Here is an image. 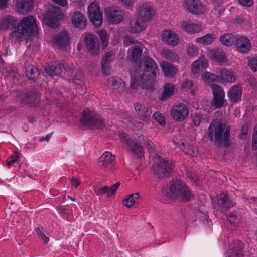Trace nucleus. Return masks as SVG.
I'll return each instance as SVG.
<instances>
[{"mask_svg": "<svg viewBox=\"0 0 257 257\" xmlns=\"http://www.w3.org/2000/svg\"><path fill=\"white\" fill-rule=\"evenodd\" d=\"M159 69L155 61L146 56L140 63L138 70L133 74L131 73V86L137 89L139 86L143 89L151 90L154 88L157 81V74Z\"/></svg>", "mask_w": 257, "mask_h": 257, "instance_id": "1", "label": "nucleus"}, {"mask_svg": "<svg viewBox=\"0 0 257 257\" xmlns=\"http://www.w3.org/2000/svg\"><path fill=\"white\" fill-rule=\"evenodd\" d=\"M206 136L216 146L223 145L225 148L230 146V127L220 120L214 119L211 122Z\"/></svg>", "mask_w": 257, "mask_h": 257, "instance_id": "2", "label": "nucleus"}, {"mask_svg": "<svg viewBox=\"0 0 257 257\" xmlns=\"http://www.w3.org/2000/svg\"><path fill=\"white\" fill-rule=\"evenodd\" d=\"M163 195L173 200L188 201L193 196L190 189L180 179L172 178L167 186L162 189Z\"/></svg>", "mask_w": 257, "mask_h": 257, "instance_id": "3", "label": "nucleus"}, {"mask_svg": "<svg viewBox=\"0 0 257 257\" xmlns=\"http://www.w3.org/2000/svg\"><path fill=\"white\" fill-rule=\"evenodd\" d=\"M81 114L80 122L82 126L91 129L96 128L99 130H102L105 127L103 119L99 115L90 110L89 108L82 110Z\"/></svg>", "mask_w": 257, "mask_h": 257, "instance_id": "4", "label": "nucleus"}, {"mask_svg": "<svg viewBox=\"0 0 257 257\" xmlns=\"http://www.w3.org/2000/svg\"><path fill=\"white\" fill-rule=\"evenodd\" d=\"M37 25L36 20L32 16L25 17L17 26V30L12 32V37L19 34L25 36H32L37 33Z\"/></svg>", "mask_w": 257, "mask_h": 257, "instance_id": "5", "label": "nucleus"}, {"mask_svg": "<svg viewBox=\"0 0 257 257\" xmlns=\"http://www.w3.org/2000/svg\"><path fill=\"white\" fill-rule=\"evenodd\" d=\"M64 16L60 7L54 5H50L45 11L44 19L47 24L52 28H57L59 22Z\"/></svg>", "mask_w": 257, "mask_h": 257, "instance_id": "6", "label": "nucleus"}, {"mask_svg": "<svg viewBox=\"0 0 257 257\" xmlns=\"http://www.w3.org/2000/svg\"><path fill=\"white\" fill-rule=\"evenodd\" d=\"M119 136L120 142L124 145L128 151L138 158L144 156V148L140 143L135 141L127 134L124 132L119 133Z\"/></svg>", "mask_w": 257, "mask_h": 257, "instance_id": "7", "label": "nucleus"}, {"mask_svg": "<svg viewBox=\"0 0 257 257\" xmlns=\"http://www.w3.org/2000/svg\"><path fill=\"white\" fill-rule=\"evenodd\" d=\"M213 98L211 105L215 108H221L228 106L227 100L225 99V92L223 87L219 85L212 86Z\"/></svg>", "mask_w": 257, "mask_h": 257, "instance_id": "8", "label": "nucleus"}, {"mask_svg": "<svg viewBox=\"0 0 257 257\" xmlns=\"http://www.w3.org/2000/svg\"><path fill=\"white\" fill-rule=\"evenodd\" d=\"M88 17L96 27H99L103 22V16L100 6L95 2H91L88 7Z\"/></svg>", "mask_w": 257, "mask_h": 257, "instance_id": "9", "label": "nucleus"}, {"mask_svg": "<svg viewBox=\"0 0 257 257\" xmlns=\"http://www.w3.org/2000/svg\"><path fill=\"white\" fill-rule=\"evenodd\" d=\"M104 14L108 22L111 24L120 23L124 19V12L116 7L111 6L105 9Z\"/></svg>", "mask_w": 257, "mask_h": 257, "instance_id": "10", "label": "nucleus"}, {"mask_svg": "<svg viewBox=\"0 0 257 257\" xmlns=\"http://www.w3.org/2000/svg\"><path fill=\"white\" fill-rule=\"evenodd\" d=\"M173 169L171 162L167 159L160 158L154 169L155 174L160 178L169 176Z\"/></svg>", "mask_w": 257, "mask_h": 257, "instance_id": "11", "label": "nucleus"}, {"mask_svg": "<svg viewBox=\"0 0 257 257\" xmlns=\"http://www.w3.org/2000/svg\"><path fill=\"white\" fill-rule=\"evenodd\" d=\"M16 94L18 99L24 104L29 105L31 107H35L39 104L38 94L35 91H30L26 92L19 91L17 92Z\"/></svg>", "mask_w": 257, "mask_h": 257, "instance_id": "12", "label": "nucleus"}, {"mask_svg": "<svg viewBox=\"0 0 257 257\" xmlns=\"http://www.w3.org/2000/svg\"><path fill=\"white\" fill-rule=\"evenodd\" d=\"M84 41L89 52L92 55H97L100 52V43L97 37L95 35L87 34Z\"/></svg>", "mask_w": 257, "mask_h": 257, "instance_id": "13", "label": "nucleus"}, {"mask_svg": "<svg viewBox=\"0 0 257 257\" xmlns=\"http://www.w3.org/2000/svg\"><path fill=\"white\" fill-rule=\"evenodd\" d=\"M170 114L174 120L182 122L188 117L189 111L186 105L182 103L174 105L171 109Z\"/></svg>", "mask_w": 257, "mask_h": 257, "instance_id": "14", "label": "nucleus"}, {"mask_svg": "<svg viewBox=\"0 0 257 257\" xmlns=\"http://www.w3.org/2000/svg\"><path fill=\"white\" fill-rule=\"evenodd\" d=\"M67 63L62 62L55 61L48 63L45 68V72L51 77L59 76L63 70L65 71Z\"/></svg>", "mask_w": 257, "mask_h": 257, "instance_id": "15", "label": "nucleus"}, {"mask_svg": "<svg viewBox=\"0 0 257 257\" xmlns=\"http://www.w3.org/2000/svg\"><path fill=\"white\" fill-rule=\"evenodd\" d=\"M98 163L99 166L106 170H112L115 168V156L109 152H105L99 157Z\"/></svg>", "mask_w": 257, "mask_h": 257, "instance_id": "16", "label": "nucleus"}, {"mask_svg": "<svg viewBox=\"0 0 257 257\" xmlns=\"http://www.w3.org/2000/svg\"><path fill=\"white\" fill-rule=\"evenodd\" d=\"M184 8L194 14H202L205 11L203 4L199 0H184Z\"/></svg>", "mask_w": 257, "mask_h": 257, "instance_id": "17", "label": "nucleus"}, {"mask_svg": "<svg viewBox=\"0 0 257 257\" xmlns=\"http://www.w3.org/2000/svg\"><path fill=\"white\" fill-rule=\"evenodd\" d=\"M134 106L140 119L145 122H148L152 114L151 109L138 102L134 103Z\"/></svg>", "mask_w": 257, "mask_h": 257, "instance_id": "18", "label": "nucleus"}, {"mask_svg": "<svg viewBox=\"0 0 257 257\" xmlns=\"http://www.w3.org/2000/svg\"><path fill=\"white\" fill-rule=\"evenodd\" d=\"M217 205L219 210L222 212L233 207L234 203L227 194L222 193L218 195Z\"/></svg>", "mask_w": 257, "mask_h": 257, "instance_id": "19", "label": "nucleus"}, {"mask_svg": "<svg viewBox=\"0 0 257 257\" xmlns=\"http://www.w3.org/2000/svg\"><path fill=\"white\" fill-rule=\"evenodd\" d=\"M234 45L236 50L241 53L248 52L251 48L249 39L244 36L236 38Z\"/></svg>", "mask_w": 257, "mask_h": 257, "instance_id": "20", "label": "nucleus"}, {"mask_svg": "<svg viewBox=\"0 0 257 257\" xmlns=\"http://www.w3.org/2000/svg\"><path fill=\"white\" fill-rule=\"evenodd\" d=\"M120 185V183L117 182L110 187L107 186H104L102 187L95 186L94 187V192L96 195L102 196L106 194L107 197H110L115 194Z\"/></svg>", "mask_w": 257, "mask_h": 257, "instance_id": "21", "label": "nucleus"}, {"mask_svg": "<svg viewBox=\"0 0 257 257\" xmlns=\"http://www.w3.org/2000/svg\"><path fill=\"white\" fill-rule=\"evenodd\" d=\"M227 96L231 102L239 103L242 98V88L240 85H233L229 89Z\"/></svg>", "mask_w": 257, "mask_h": 257, "instance_id": "22", "label": "nucleus"}, {"mask_svg": "<svg viewBox=\"0 0 257 257\" xmlns=\"http://www.w3.org/2000/svg\"><path fill=\"white\" fill-rule=\"evenodd\" d=\"M219 82L232 83L235 81L234 72L231 69L222 68L218 72Z\"/></svg>", "mask_w": 257, "mask_h": 257, "instance_id": "23", "label": "nucleus"}, {"mask_svg": "<svg viewBox=\"0 0 257 257\" xmlns=\"http://www.w3.org/2000/svg\"><path fill=\"white\" fill-rule=\"evenodd\" d=\"M73 25L79 29H83L87 25L86 19L84 15L78 11H75L70 14Z\"/></svg>", "mask_w": 257, "mask_h": 257, "instance_id": "24", "label": "nucleus"}, {"mask_svg": "<svg viewBox=\"0 0 257 257\" xmlns=\"http://www.w3.org/2000/svg\"><path fill=\"white\" fill-rule=\"evenodd\" d=\"M139 18L144 20L146 22L152 19L155 14V11L150 5L143 4L138 10Z\"/></svg>", "mask_w": 257, "mask_h": 257, "instance_id": "25", "label": "nucleus"}, {"mask_svg": "<svg viewBox=\"0 0 257 257\" xmlns=\"http://www.w3.org/2000/svg\"><path fill=\"white\" fill-rule=\"evenodd\" d=\"M70 39L68 33L64 30L54 36V42L58 47L63 48L69 44Z\"/></svg>", "mask_w": 257, "mask_h": 257, "instance_id": "26", "label": "nucleus"}, {"mask_svg": "<svg viewBox=\"0 0 257 257\" xmlns=\"http://www.w3.org/2000/svg\"><path fill=\"white\" fill-rule=\"evenodd\" d=\"M108 84L111 85L112 91L115 93H120L126 90L125 82L118 77H111L108 80Z\"/></svg>", "mask_w": 257, "mask_h": 257, "instance_id": "27", "label": "nucleus"}, {"mask_svg": "<svg viewBox=\"0 0 257 257\" xmlns=\"http://www.w3.org/2000/svg\"><path fill=\"white\" fill-rule=\"evenodd\" d=\"M146 28L144 20L139 17L133 19L130 22V31L132 33H138L144 30Z\"/></svg>", "mask_w": 257, "mask_h": 257, "instance_id": "28", "label": "nucleus"}, {"mask_svg": "<svg viewBox=\"0 0 257 257\" xmlns=\"http://www.w3.org/2000/svg\"><path fill=\"white\" fill-rule=\"evenodd\" d=\"M141 45H133L128 50V57L131 61L137 63V61H140L142 57V49Z\"/></svg>", "mask_w": 257, "mask_h": 257, "instance_id": "29", "label": "nucleus"}, {"mask_svg": "<svg viewBox=\"0 0 257 257\" xmlns=\"http://www.w3.org/2000/svg\"><path fill=\"white\" fill-rule=\"evenodd\" d=\"M65 74L67 75L69 79L73 80H81L83 77L82 72L79 69H76L73 65H69L67 63Z\"/></svg>", "mask_w": 257, "mask_h": 257, "instance_id": "30", "label": "nucleus"}, {"mask_svg": "<svg viewBox=\"0 0 257 257\" xmlns=\"http://www.w3.org/2000/svg\"><path fill=\"white\" fill-rule=\"evenodd\" d=\"M207 56L210 59H214L218 63H224L227 60L226 54L222 50L219 49H214L208 51Z\"/></svg>", "mask_w": 257, "mask_h": 257, "instance_id": "31", "label": "nucleus"}, {"mask_svg": "<svg viewBox=\"0 0 257 257\" xmlns=\"http://www.w3.org/2000/svg\"><path fill=\"white\" fill-rule=\"evenodd\" d=\"M162 39L168 44L176 46L179 43V38L175 33L170 30H165L162 34Z\"/></svg>", "mask_w": 257, "mask_h": 257, "instance_id": "32", "label": "nucleus"}, {"mask_svg": "<svg viewBox=\"0 0 257 257\" xmlns=\"http://www.w3.org/2000/svg\"><path fill=\"white\" fill-rule=\"evenodd\" d=\"M182 28L190 34H194L202 30V26L199 23H192L191 21H184L182 23Z\"/></svg>", "mask_w": 257, "mask_h": 257, "instance_id": "33", "label": "nucleus"}, {"mask_svg": "<svg viewBox=\"0 0 257 257\" xmlns=\"http://www.w3.org/2000/svg\"><path fill=\"white\" fill-rule=\"evenodd\" d=\"M17 20L14 17L7 15L3 17V19L0 23V29H13L17 30L16 26Z\"/></svg>", "mask_w": 257, "mask_h": 257, "instance_id": "34", "label": "nucleus"}, {"mask_svg": "<svg viewBox=\"0 0 257 257\" xmlns=\"http://www.w3.org/2000/svg\"><path fill=\"white\" fill-rule=\"evenodd\" d=\"M18 11L21 13H28L31 11L33 6L32 0H17L15 4Z\"/></svg>", "mask_w": 257, "mask_h": 257, "instance_id": "35", "label": "nucleus"}, {"mask_svg": "<svg viewBox=\"0 0 257 257\" xmlns=\"http://www.w3.org/2000/svg\"><path fill=\"white\" fill-rule=\"evenodd\" d=\"M174 91V87L172 84L169 83H165L163 88V92L159 97V99L161 101H166L173 95Z\"/></svg>", "mask_w": 257, "mask_h": 257, "instance_id": "36", "label": "nucleus"}, {"mask_svg": "<svg viewBox=\"0 0 257 257\" xmlns=\"http://www.w3.org/2000/svg\"><path fill=\"white\" fill-rule=\"evenodd\" d=\"M243 248L242 242L238 241L237 245L226 253V257H244Z\"/></svg>", "mask_w": 257, "mask_h": 257, "instance_id": "37", "label": "nucleus"}, {"mask_svg": "<svg viewBox=\"0 0 257 257\" xmlns=\"http://www.w3.org/2000/svg\"><path fill=\"white\" fill-rule=\"evenodd\" d=\"M25 72L29 80L33 82L36 81L39 75L38 68L32 65H25Z\"/></svg>", "mask_w": 257, "mask_h": 257, "instance_id": "38", "label": "nucleus"}, {"mask_svg": "<svg viewBox=\"0 0 257 257\" xmlns=\"http://www.w3.org/2000/svg\"><path fill=\"white\" fill-rule=\"evenodd\" d=\"M161 66L164 75L166 76L172 78L177 73V69L168 62L164 61Z\"/></svg>", "mask_w": 257, "mask_h": 257, "instance_id": "39", "label": "nucleus"}, {"mask_svg": "<svg viewBox=\"0 0 257 257\" xmlns=\"http://www.w3.org/2000/svg\"><path fill=\"white\" fill-rule=\"evenodd\" d=\"M236 39V36L232 33H225L219 38L221 44L226 46H231L235 44Z\"/></svg>", "mask_w": 257, "mask_h": 257, "instance_id": "40", "label": "nucleus"}, {"mask_svg": "<svg viewBox=\"0 0 257 257\" xmlns=\"http://www.w3.org/2000/svg\"><path fill=\"white\" fill-rule=\"evenodd\" d=\"M218 76V74H214L209 72H206L202 75L203 80L211 88L213 85H215L214 82L216 81L219 82Z\"/></svg>", "mask_w": 257, "mask_h": 257, "instance_id": "41", "label": "nucleus"}, {"mask_svg": "<svg viewBox=\"0 0 257 257\" xmlns=\"http://www.w3.org/2000/svg\"><path fill=\"white\" fill-rule=\"evenodd\" d=\"M208 66L206 60L199 59L194 62L192 65V71L193 73H199L200 71L205 69Z\"/></svg>", "mask_w": 257, "mask_h": 257, "instance_id": "42", "label": "nucleus"}, {"mask_svg": "<svg viewBox=\"0 0 257 257\" xmlns=\"http://www.w3.org/2000/svg\"><path fill=\"white\" fill-rule=\"evenodd\" d=\"M215 39L216 37L214 34L208 33L202 37L196 38L195 41L201 44L208 45L211 44Z\"/></svg>", "mask_w": 257, "mask_h": 257, "instance_id": "43", "label": "nucleus"}, {"mask_svg": "<svg viewBox=\"0 0 257 257\" xmlns=\"http://www.w3.org/2000/svg\"><path fill=\"white\" fill-rule=\"evenodd\" d=\"M139 198V194L136 193L132 194L127 196L123 199V202L124 205L127 208H131L135 203L136 200Z\"/></svg>", "mask_w": 257, "mask_h": 257, "instance_id": "44", "label": "nucleus"}, {"mask_svg": "<svg viewBox=\"0 0 257 257\" xmlns=\"http://www.w3.org/2000/svg\"><path fill=\"white\" fill-rule=\"evenodd\" d=\"M97 34L100 38L101 44L103 49L105 48L108 45L109 36L105 29H101L98 31Z\"/></svg>", "mask_w": 257, "mask_h": 257, "instance_id": "45", "label": "nucleus"}, {"mask_svg": "<svg viewBox=\"0 0 257 257\" xmlns=\"http://www.w3.org/2000/svg\"><path fill=\"white\" fill-rule=\"evenodd\" d=\"M140 141H143V144L149 152H152L155 150V146L153 143L148 138H145L142 135L139 136Z\"/></svg>", "mask_w": 257, "mask_h": 257, "instance_id": "46", "label": "nucleus"}, {"mask_svg": "<svg viewBox=\"0 0 257 257\" xmlns=\"http://www.w3.org/2000/svg\"><path fill=\"white\" fill-rule=\"evenodd\" d=\"M35 231L40 240L43 241L45 244H47L49 242V239L48 237L46 236L43 227H37L35 229Z\"/></svg>", "mask_w": 257, "mask_h": 257, "instance_id": "47", "label": "nucleus"}, {"mask_svg": "<svg viewBox=\"0 0 257 257\" xmlns=\"http://www.w3.org/2000/svg\"><path fill=\"white\" fill-rule=\"evenodd\" d=\"M124 45L128 46L131 45H141V43L137 40L134 39L131 36H126L123 39Z\"/></svg>", "mask_w": 257, "mask_h": 257, "instance_id": "48", "label": "nucleus"}, {"mask_svg": "<svg viewBox=\"0 0 257 257\" xmlns=\"http://www.w3.org/2000/svg\"><path fill=\"white\" fill-rule=\"evenodd\" d=\"M162 55L164 58L170 61H174L176 59V54L170 50H163Z\"/></svg>", "mask_w": 257, "mask_h": 257, "instance_id": "49", "label": "nucleus"}, {"mask_svg": "<svg viewBox=\"0 0 257 257\" xmlns=\"http://www.w3.org/2000/svg\"><path fill=\"white\" fill-rule=\"evenodd\" d=\"M248 60V66L250 69L253 72L257 71V57H249Z\"/></svg>", "mask_w": 257, "mask_h": 257, "instance_id": "50", "label": "nucleus"}, {"mask_svg": "<svg viewBox=\"0 0 257 257\" xmlns=\"http://www.w3.org/2000/svg\"><path fill=\"white\" fill-rule=\"evenodd\" d=\"M152 117L161 126H164L165 125V121L164 118L161 115V114L157 112H155Z\"/></svg>", "mask_w": 257, "mask_h": 257, "instance_id": "51", "label": "nucleus"}, {"mask_svg": "<svg viewBox=\"0 0 257 257\" xmlns=\"http://www.w3.org/2000/svg\"><path fill=\"white\" fill-rule=\"evenodd\" d=\"M252 149L253 151L257 150V125L254 127L252 135Z\"/></svg>", "mask_w": 257, "mask_h": 257, "instance_id": "52", "label": "nucleus"}, {"mask_svg": "<svg viewBox=\"0 0 257 257\" xmlns=\"http://www.w3.org/2000/svg\"><path fill=\"white\" fill-rule=\"evenodd\" d=\"M238 215L235 213H230L227 215V219L232 224H235L237 223L238 218Z\"/></svg>", "mask_w": 257, "mask_h": 257, "instance_id": "53", "label": "nucleus"}, {"mask_svg": "<svg viewBox=\"0 0 257 257\" xmlns=\"http://www.w3.org/2000/svg\"><path fill=\"white\" fill-rule=\"evenodd\" d=\"M187 53L190 56H196L198 53V49L196 47L190 46L187 48Z\"/></svg>", "mask_w": 257, "mask_h": 257, "instance_id": "54", "label": "nucleus"}, {"mask_svg": "<svg viewBox=\"0 0 257 257\" xmlns=\"http://www.w3.org/2000/svg\"><path fill=\"white\" fill-rule=\"evenodd\" d=\"M109 63H104L103 61L101 62L102 72L105 75L108 76L111 74V70L108 66Z\"/></svg>", "mask_w": 257, "mask_h": 257, "instance_id": "55", "label": "nucleus"}, {"mask_svg": "<svg viewBox=\"0 0 257 257\" xmlns=\"http://www.w3.org/2000/svg\"><path fill=\"white\" fill-rule=\"evenodd\" d=\"M113 56L112 52H108L106 53L104 56L102 58V61L104 63H110L111 62V57Z\"/></svg>", "mask_w": 257, "mask_h": 257, "instance_id": "56", "label": "nucleus"}, {"mask_svg": "<svg viewBox=\"0 0 257 257\" xmlns=\"http://www.w3.org/2000/svg\"><path fill=\"white\" fill-rule=\"evenodd\" d=\"M193 85V83L191 80H186L182 84L183 89L186 90H191Z\"/></svg>", "mask_w": 257, "mask_h": 257, "instance_id": "57", "label": "nucleus"}, {"mask_svg": "<svg viewBox=\"0 0 257 257\" xmlns=\"http://www.w3.org/2000/svg\"><path fill=\"white\" fill-rule=\"evenodd\" d=\"M192 120L195 126H199L200 124L201 116L196 114L192 117Z\"/></svg>", "mask_w": 257, "mask_h": 257, "instance_id": "58", "label": "nucleus"}, {"mask_svg": "<svg viewBox=\"0 0 257 257\" xmlns=\"http://www.w3.org/2000/svg\"><path fill=\"white\" fill-rule=\"evenodd\" d=\"M186 153L190 155V156H196L197 154V150H196V149L192 146H189L188 148H187V150L186 151Z\"/></svg>", "mask_w": 257, "mask_h": 257, "instance_id": "59", "label": "nucleus"}, {"mask_svg": "<svg viewBox=\"0 0 257 257\" xmlns=\"http://www.w3.org/2000/svg\"><path fill=\"white\" fill-rule=\"evenodd\" d=\"M239 3L244 7H251L253 4V0H238Z\"/></svg>", "mask_w": 257, "mask_h": 257, "instance_id": "60", "label": "nucleus"}, {"mask_svg": "<svg viewBox=\"0 0 257 257\" xmlns=\"http://www.w3.org/2000/svg\"><path fill=\"white\" fill-rule=\"evenodd\" d=\"M71 183L73 186L77 188L80 185L81 182L79 178L72 177L71 179Z\"/></svg>", "mask_w": 257, "mask_h": 257, "instance_id": "61", "label": "nucleus"}, {"mask_svg": "<svg viewBox=\"0 0 257 257\" xmlns=\"http://www.w3.org/2000/svg\"><path fill=\"white\" fill-rule=\"evenodd\" d=\"M248 131V125L247 124H245L242 126L241 128V135L244 136L245 138L246 136L247 135Z\"/></svg>", "mask_w": 257, "mask_h": 257, "instance_id": "62", "label": "nucleus"}, {"mask_svg": "<svg viewBox=\"0 0 257 257\" xmlns=\"http://www.w3.org/2000/svg\"><path fill=\"white\" fill-rule=\"evenodd\" d=\"M200 220L201 221H203L204 223L206 222L207 224H208L209 221L208 220V216H207L206 214H204L203 212H202L200 213ZM211 222V221L210 220Z\"/></svg>", "mask_w": 257, "mask_h": 257, "instance_id": "63", "label": "nucleus"}, {"mask_svg": "<svg viewBox=\"0 0 257 257\" xmlns=\"http://www.w3.org/2000/svg\"><path fill=\"white\" fill-rule=\"evenodd\" d=\"M9 0H0V9L3 10L8 7Z\"/></svg>", "mask_w": 257, "mask_h": 257, "instance_id": "64", "label": "nucleus"}]
</instances>
